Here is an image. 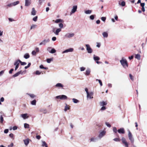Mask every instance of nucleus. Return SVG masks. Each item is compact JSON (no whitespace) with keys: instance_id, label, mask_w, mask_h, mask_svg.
<instances>
[{"instance_id":"f257e3e1","label":"nucleus","mask_w":147,"mask_h":147,"mask_svg":"<svg viewBox=\"0 0 147 147\" xmlns=\"http://www.w3.org/2000/svg\"><path fill=\"white\" fill-rule=\"evenodd\" d=\"M120 62L123 67L126 68L128 66L127 62L126 59L122 58L120 60Z\"/></svg>"},{"instance_id":"f03ea898","label":"nucleus","mask_w":147,"mask_h":147,"mask_svg":"<svg viewBox=\"0 0 147 147\" xmlns=\"http://www.w3.org/2000/svg\"><path fill=\"white\" fill-rule=\"evenodd\" d=\"M106 134V131L105 130H100L98 132V138L100 140L102 138L105 136Z\"/></svg>"},{"instance_id":"7ed1b4c3","label":"nucleus","mask_w":147,"mask_h":147,"mask_svg":"<svg viewBox=\"0 0 147 147\" xmlns=\"http://www.w3.org/2000/svg\"><path fill=\"white\" fill-rule=\"evenodd\" d=\"M74 36V34L72 32L67 33L64 36L66 38H70L73 37Z\"/></svg>"},{"instance_id":"20e7f679","label":"nucleus","mask_w":147,"mask_h":147,"mask_svg":"<svg viewBox=\"0 0 147 147\" xmlns=\"http://www.w3.org/2000/svg\"><path fill=\"white\" fill-rule=\"evenodd\" d=\"M94 92H90L89 93L87 94L86 98L87 100L91 99L93 98Z\"/></svg>"},{"instance_id":"39448f33","label":"nucleus","mask_w":147,"mask_h":147,"mask_svg":"<svg viewBox=\"0 0 147 147\" xmlns=\"http://www.w3.org/2000/svg\"><path fill=\"white\" fill-rule=\"evenodd\" d=\"M20 63V60L18 59L15 61L14 63V65L15 66V70L16 71L19 67Z\"/></svg>"},{"instance_id":"423d86ee","label":"nucleus","mask_w":147,"mask_h":147,"mask_svg":"<svg viewBox=\"0 0 147 147\" xmlns=\"http://www.w3.org/2000/svg\"><path fill=\"white\" fill-rule=\"evenodd\" d=\"M50 41V39H45L43 40L39 44V45H45L47 43H48Z\"/></svg>"},{"instance_id":"0eeeda50","label":"nucleus","mask_w":147,"mask_h":147,"mask_svg":"<svg viewBox=\"0 0 147 147\" xmlns=\"http://www.w3.org/2000/svg\"><path fill=\"white\" fill-rule=\"evenodd\" d=\"M128 137L129 139L130 140L131 142L132 143H133L134 142V139L132 135L131 132L129 130H128Z\"/></svg>"},{"instance_id":"6e6552de","label":"nucleus","mask_w":147,"mask_h":147,"mask_svg":"<svg viewBox=\"0 0 147 147\" xmlns=\"http://www.w3.org/2000/svg\"><path fill=\"white\" fill-rule=\"evenodd\" d=\"M85 46L86 47V50L88 53H91L92 52V50L89 44H86Z\"/></svg>"},{"instance_id":"1a4fd4ad","label":"nucleus","mask_w":147,"mask_h":147,"mask_svg":"<svg viewBox=\"0 0 147 147\" xmlns=\"http://www.w3.org/2000/svg\"><path fill=\"white\" fill-rule=\"evenodd\" d=\"M98 138L97 137H96L95 136H93L91 137L89 139V142H97L98 140Z\"/></svg>"},{"instance_id":"9d476101","label":"nucleus","mask_w":147,"mask_h":147,"mask_svg":"<svg viewBox=\"0 0 147 147\" xmlns=\"http://www.w3.org/2000/svg\"><path fill=\"white\" fill-rule=\"evenodd\" d=\"M77 8V5H74L72 9H71L70 13V15L74 13L76 11Z\"/></svg>"},{"instance_id":"9b49d317","label":"nucleus","mask_w":147,"mask_h":147,"mask_svg":"<svg viewBox=\"0 0 147 147\" xmlns=\"http://www.w3.org/2000/svg\"><path fill=\"white\" fill-rule=\"evenodd\" d=\"M74 51V49L72 48H70L69 49L65 50V51H63L62 53L63 54L64 53H67L68 52H71Z\"/></svg>"},{"instance_id":"f8f14e48","label":"nucleus","mask_w":147,"mask_h":147,"mask_svg":"<svg viewBox=\"0 0 147 147\" xmlns=\"http://www.w3.org/2000/svg\"><path fill=\"white\" fill-rule=\"evenodd\" d=\"M121 140L122 142V143L124 144L125 146L126 147H128V145L127 143L126 142V140L125 138L123 137L122 138Z\"/></svg>"},{"instance_id":"ddd939ff","label":"nucleus","mask_w":147,"mask_h":147,"mask_svg":"<svg viewBox=\"0 0 147 147\" xmlns=\"http://www.w3.org/2000/svg\"><path fill=\"white\" fill-rule=\"evenodd\" d=\"M20 117L24 119H28L29 117L28 114L27 113H25L20 115Z\"/></svg>"},{"instance_id":"4468645a","label":"nucleus","mask_w":147,"mask_h":147,"mask_svg":"<svg viewBox=\"0 0 147 147\" xmlns=\"http://www.w3.org/2000/svg\"><path fill=\"white\" fill-rule=\"evenodd\" d=\"M39 111L43 114H46L47 113V110L45 108H41L39 110Z\"/></svg>"},{"instance_id":"2eb2a0df","label":"nucleus","mask_w":147,"mask_h":147,"mask_svg":"<svg viewBox=\"0 0 147 147\" xmlns=\"http://www.w3.org/2000/svg\"><path fill=\"white\" fill-rule=\"evenodd\" d=\"M91 70L89 68L87 69L86 71L84 73V74L86 76L89 75L90 73Z\"/></svg>"},{"instance_id":"dca6fc26","label":"nucleus","mask_w":147,"mask_h":147,"mask_svg":"<svg viewBox=\"0 0 147 147\" xmlns=\"http://www.w3.org/2000/svg\"><path fill=\"white\" fill-rule=\"evenodd\" d=\"M31 0H25V6H28L31 4Z\"/></svg>"},{"instance_id":"f3484780","label":"nucleus","mask_w":147,"mask_h":147,"mask_svg":"<svg viewBox=\"0 0 147 147\" xmlns=\"http://www.w3.org/2000/svg\"><path fill=\"white\" fill-rule=\"evenodd\" d=\"M117 131L119 134H124L125 133L124 129L123 128H121L119 129Z\"/></svg>"},{"instance_id":"a211bd4d","label":"nucleus","mask_w":147,"mask_h":147,"mask_svg":"<svg viewBox=\"0 0 147 147\" xmlns=\"http://www.w3.org/2000/svg\"><path fill=\"white\" fill-rule=\"evenodd\" d=\"M24 144L26 146H27L29 143V139H27L23 140Z\"/></svg>"},{"instance_id":"6ab92c4d","label":"nucleus","mask_w":147,"mask_h":147,"mask_svg":"<svg viewBox=\"0 0 147 147\" xmlns=\"http://www.w3.org/2000/svg\"><path fill=\"white\" fill-rule=\"evenodd\" d=\"M61 30L60 28H58L56 29V31L54 32V34L57 35H59V32H60Z\"/></svg>"},{"instance_id":"aec40b11","label":"nucleus","mask_w":147,"mask_h":147,"mask_svg":"<svg viewBox=\"0 0 147 147\" xmlns=\"http://www.w3.org/2000/svg\"><path fill=\"white\" fill-rule=\"evenodd\" d=\"M102 34L104 38H107L108 37V33L107 32H103Z\"/></svg>"},{"instance_id":"412c9836","label":"nucleus","mask_w":147,"mask_h":147,"mask_svg":"<svg viewBox=\"0 0 147 147\" xmlns=\"http://www.w3.org/2000/svg\"><path fill=\"white\" fill-rule=\"evenodd\" d=\"M107 102H106L102 101L100 102V105L101 106H104L106 105Z\"/></svg>"},{"instance_id":"4be33fe9","label":"nucleus","mask_w":147,"mask_h":147,"mask_svg":"<svg viewBox=\"0 0 147 147\" xmlns=\"http://www.w3.org/2000/svg\"><path fill=\"white\" fill-rule=\"evenodd\" d=\"M55 86L56 87H57L58 88H62L63 87V86L60 83H58L56 84V85H55Z\"/></svg>"},{"instance_id":"5701e85b","label":"nucleus","mask_w":147,"mask_h":147,"mask_svg":"<svg viewBox=\"0 0 147 147\" xmlns=\"http://www.w3.org/2000/svg\"><path fill=\"white\" fill-rule=\"evenodd\" d=\"M93 59L95 61H98L100 60V58L94 55H93Z\"/></svg>"},{"instance_id":"b1692460","label":"nucleus","mask_w":147,"mask_h":147,"mask_svg":"<svg viewBox=\"0 0 147 147\" xmlns=\"http://www.w3.org/2000/svg\"><path fill=\"white\" fill-rule=\"evenodd\" d=\"M92 12V10H87L84 11V13L86 14H91Z\"/></svg>"},{"instance_id":"393cba45","label":"nucleus","mask_w":147,"mask_h":147,"mask_svg":"<svg viewBox=\"0 0 147 147\" xmlns=\"http://www.w3.org/2000/svg\"><path fill=\"white\" fill-rule=\"evenodd\" d=\"M36 11L35 10L34 8H32V11L31 12V15H35L36 14Z\"/></svg>"},{"instance_id":"a878e982","label":"nucleus","mask_w":147,"mask_h":147,"mask_svg":"<svg viewBox=\"0 0 147 147\" xmlns=\"http://www.w3.org/2000/svg\"><path fill=\"white\" fill-rule=\"evenodd\" d=\"M70 109L69 106L66 104V106H65L64 111L65 112L67 110H69Z\"/></svg>"},{"instance_id":"bb28decb","label":"nucleus","mask_w":147,"mask_h":147,"mask_svg":"<svg viewBox=\"0 0 147 147\" xmlns=\"http://www.w3.org/2000/svg\"><path fill=\"white\" fill-rule=\"evenodd\" d=\"M67 98V96L64 95H61V100H65Z\"/></svg>"},{"instance_id":"cd10ccee","label":"nucleus","mask_w":147,"mask_h":147,"mask_svg":"<svg viewBox=\"0 0 147 147\" xmlns=\"http://www.w3.org/2000/svg\"><path fill=\"white\" fill-rule=\"evenodd\" d=\"M24 57L25 59H27L29 58L30 55L28 53H26L25 54L24 56Z\"/></svg>"},{"instance_id":"c85d7f7f","label":"nucleus","mask_w":147,"mask_h":147,"mask_svg":"<svg viewBox=\"0 0 147 147\" xmlns=\"http://www.w3.org/2000/svg\"><path fill=\"white\" fill-rule=\"evenodd\" d=\"M42 146L43 147L45 146V147H48V146L46 142L44 141L42 142Z\"/></svg>"},{"instance_id":"c756f323","label":"nucleus","mask_w":147,"mask_h":147,"mask_svg":"<svg viewBox=\"0 0 147 147\" xmlns=\"http://www.w3.org/2000/svg\"><path fill=\"white\" fill-rule=\"evenodd\" d=\"M140 55L139 54H137L136 55L135 58L138 60H140Z\"/></svg>"},{"instance_id":"7c9ffc66","label":"nucleus","mask_w":147,"mask_h":147,"mask_svg":"<svg viewBox=\"0 0 147 147\" xmlns=\"http://www.w3.org/2000/svg\"><path fill=\"white\" fill-rule=\"evenodd\" d=\"M73 102L75 103H77L79 102V101L75 98H73L72 99Z\"/></svg>"},{"instance_id":"2f4dec72","label":"nucleus","mask_w":147,"mask_h":147,"mask_svg":"<svg viewBox=\"0 0 147 147\" xmlns=\"http://www.w3.org/2000/svg\"><path fill=\"white\" fill-rule=\"evenodd\" d=\"M37 27V25L35 24H32L30 27V29L32 30L35 29Z\"/></svg>"},{"instance_id":"473e14b6","label":"nucleus","mask_w":147,"mask_h":147,"mask_svg":"<svg viewBox=\"0 0 147 147\" xmlns=\"http://www.w3.org/2000/svg\"><path fill=\"white\" fill-rule=\"evenodd\" d=\"M56 52V50L54 48H53L51 49L50 53H54Z\"/></svg>"},{"instance_id":"72a5a7b5","label":"nucleus","mask_w":147,"mask_h":147,"mask_svg":"<svg viewBox=\"0 0 147 147\" xmlns=\"http://www.w3.org/2000/svg\"><path fill=\"white\" fill-rule=\"evenodd\" d=\"M24 127L25 128H29V125L27 123H25L24 124Z\"/></svg>"},{"instance_id":"f704fd0d","label":"nucleus","mask_w":147,"mask_h":147,"mask_svg":"<svg viewBox=\"0 0 147 147\" xmlns=\"http://www.w3.org/2000/svg\"><path fill=\"white\" fill-rule=\"evenodd\" d=\"M36 101L35 100H32L31 102V104L32 105H36Z\"/></svg>"},{"instance_id":"c9c22d12","label":"nucleus","mask_w":147,"mask_h":147,"mask_svg":"<svg viewBox=\"0 0 147 147\" xmlns=\"http://www.w3.org/2000/svg\"><path fill=\"white\" fill-rule=\"evenodd\" d=\"M95 16V15H91L90 16L89 18L90 20H94Z\"/></svg>"},{"instance_id":"e433bc0d","label":"nucleus","mask_w":147,"mask_h":147,"mask_svg":"<svg viewBox=\"0 0 147 147\" xmlns=\"http://www.w3.org/2000/svg\"><path fill=\"white\" fill-rule=\"evenodd\" d=\"M19 1H16L14 2L13 3H12V5L13 6H15L16 5L19 4Z\"/></svg>"},{"instance_id":"4c0bfd02","label":"nucleus","mask_w":147,"mask_h":147,"mask_svg":"<svg viewBox=\"0 0 147 147\" xmlns=\"http://www.w3.org/2000/svg\"><path fill=\"white\" fill-rule=\"evenodd\" d=\"M119 4L122 6H124L125 5V1H123L121 2V3H119Z\"/></svg>"},{"instance_id":"58836bf2","label":"nucleus","mask_w":147,"mask_h":147,"mask_svg":"<svg viewBox=\"0 0 147 147\" xmlns=\"http://www.w3.org/2000/svg\"><path fill=\"white\" fill-rule=\"evenodd\" d=\"M53 58L47 59V62L48 63H50L51 61H53Z\"/></svg>"},{"instance_id":"ea45409f","label":"nucleus","mask_w":147,"mask_h":147,"mask_svg":"<svg viewBox=\"0 0 147 147\" xmlns=\"http://www.w3.org/2000/svg\"><path fill=\"white\" fill-rule=\"evenodd\" d=\"M62 21V20L60 19H58L55 20V22L56 23H58L59 22H61Z\"/></svg>"},{"instance_id":"a19ab883","label":"nucleus","mask_w":147,"mask_h":147,"mask_svg":"<svg viewBox=\"0 0 147 147\" xmlns=\"http://www.w3.org/2000/svg\"><path fill=\"white\" fill-rule=\"evenodd\" d=\"M27 94L32 98H34L36 96H35L33 94Z\"/></svg>"},{"instance_id":"79ce46f5","label":"nucleus","mask_w":147,"mask_h":147,"mask_svg":"<svg viewBox=\"0 0 147 147\" xmlns=\"http://www.w3.org/2000/svg\"><path fill=\"white\" fill-rule=\"evenodd\" d=\"M85 69L86 68L84 67H81L80 68V69L81 71H84Z\"/></svg>"},{"instance_id":"37998d69","label":"nucleus","mask_w":147,"mask_h":147,"mask_svg":"<svg viewBox=\"0 0 147 147\" xmlns=\"http://www.w3.org/2000/svg\"><path fill=\"white\" fill-rule=\"evenodd\" d=\"M20 74V73L19 72H17L13 76V77H16L18 76Z\"/></svg>"},{"instance_id":"c03bdc74","label":"nucleus","mask_w":147,"mask_h":147,"mask_svg":"<svg viewBox=\"0 0 147 147\" xmlns=\"http://www.w3.org/2000/svg\"><path fill=\"white\" fill-rule=\"evenodd\" d=\"M96 81H98V82L100 84V85L101 86H102V82L100 80L97 79H96Z\"/></svg>"},{"instance_id":"a18cd8bd","label":"nucleus","mask_w":147,"mask_h":147,"mask_svg":"<svg viewBox=\"0 0 147 147\" xmlns=\"http://www.w3.org/2000/svg\"><path fill=\"white\" fill-rule=\"evenodd\" d=\"M20 63L21 65H24L26 64V63L25 62H23L20 60Z\"/></svg>"},{"instance_id":"49530a36","label":"nucleus","mask_w":147,"mask_h":147,"mask_svg":"<svg viewBox=\"0 0 147 147\" xmlns=\"http://www.w3.org/2000/svg\"><path fill=\"white\" fill-rule=\"evenodd\" d=\"M113 140L116 142H119L120 141V140L119 138H115L113 139Z\"/></svg>"},{"instance_id":"de8ad7c7","label":"nucleus","mask_w":147,"mask_h":147,"mask_svg":"<svg viewBox=\"0 0 147 147\" xmlns=\"http://www.w3.org/2000/svg\"><path fill=\"white\" fill-rule=\"evenodd\" d=\"M113 131L115 133H117V129L116 127H113Z\"/></svg>"},{"instance_id":"09e8293b","label":"nucleus","mask_w":147,"mask_h":147,"mask_svg":"<svg viewBox=\"0 0 147 147\" xmlns=\"http://www.w3.org/2000/svg\"><path fill=\"white\" fill-rule=\"evenodd\" d=\"M20 73V74H25L26 73V71H18Z\"/></svg>"},{"instance_id":"8fccbe9b","label":"nucleus","mask_w":147,"mask_h":147,"mask_svg":"<svg viewBox=\"0 0 147 147\" xmlns=\"http://www.w3.org/2000/svg\"><path fill=\"white\" fill-rule=\"evenodd\" d=\"M59 26L60 28L61 29V28H63V25L61 23H60L59 24Z\"/></svg>"},{"instance_id":"3c124183","label":"nucleus","mask_w":147,"mask_h":147,"mask_svg":"<svg viewBox=\"0 0 147 147\" xmlns=\"http://www.w3.org/2000/svg\"><path fill=\"white\" fill-rule=\"evenodd\" d=\"M101 19L103 22H105L106 19V18L105 17H102L101 18Z\"/></svg>"},{"instance_id":"603ef678","label":"nucleus","mask_w":147,"mask_h":147,"mask_svg":"<svg viewBox=\"0 0 147 147\" xmlns=\"http://www.w3.org/2000/svg\"><path fill=\"white\" fill-rule=\"evenodd\" d=\"M106 125L108 127H111V125L108 122L105 123Z\"/></svg>"},{"instance_id":"864d4df0","label":"nucleus","mask_w":147,"mask_h":147,"mask_svg":"<svg viewBox=\"0 0 147 147\" xmlns=\"http://www.w3.org/2000/svg\"><path fill=\"white\" fill-rule=\"evenodd\" d=\"M32 55L35 56L36 54V52L35 51H33L32 52Z\"/></svg>"},{"instance_id":"5fc2aeb1","label":"nucleus","mask_w":147,"mask_h":147,"mask_svg":"<svg viewBox=\"0 0 147 147\" xmlns=\"http://www.w3.org/2000/svg\"><path fill=\"white\" fill-rule=\"evenodd\" d=\"M35 73L36 75H39L41 74V72L39 71H36Z\"/></svg>"},{"instance_id":"6e6d98bb","label":"nucleus","mask_w":147,"mask_h":147,"mask_svg":"<svg viewBox=\"0 0 147 147\" xmlns=\"http://www.w3.org/2000/svg\"><path fill=\"white\" fill-rule=\"evenodd\" d=\"M37 16H36L34 17L33 18V20L34 21V22H36L37 21Z\"/></svg>"},{"instance_id":"4d7b16f0","label":"nucleus","mask_w":147,"mask_h":147,"mask_svg":"<svg viewBox=\"0 0 147 147\" xmlns=\"http://www.w3.org/2000/svg\"><path fill=\"white\" fill-rule=\"evenodd\" d=\"M30 65H31V63H29L28 64L27 66H26L25 67H24L25 69H27V68H28L30 66Z\"/></svg>"},{"instance_id":"13d9d810","label":"nucleus","mask_w":147,"mask_h":147,"mask_svg":"<svg viewBox=\"0 0 147 147\" xmlns=\"http://www.w3.org/2000/svg\"><path fill=\"white\" fill-rule=\"evenodd\" d=\"M106 109V108L105 107V106H102V107L100 109V110L101 111H104Z\"/></svg>"},{"instance_id":"bf43d9fd","label":"nucleus","mask_w":147,"mask_h":147,"mask_svg":"<svg viewBox=\"0 0 147 147\" xmlns=\"http://www.w3.org/2000/svg\"><path fill=\"white\" fill-rule=\"evenodd\" d=\"M45 1V0H39V3L41 5L42 3Z\"/></svg>"},{"instance_id":"052dcab7","label":"nucleus","mask_w":147,"mask_h":147,"mask_svg":"<svg viewBox=\"0 0 147 147\" xmlns=\"http://www.w3.org/2000/svg\"><path fill=\"white\" fill-rule=\"evenodd\" d=\"M1 122L2 123L3 121V119L2 115H1L0 117Z\"/></svg>"},{"instance_id":"680f3d73","label":"nucleus","mask_w":147,"mask_h":147,"mask_svg":"<svg viewBox=\"0 0 147 147\" xmlns=\"http://www.w3.org/2000/svg\"><path fill=\"white\" fill-rule=\"evenodd\" d=\"M56 40V37H53L52 38V40L53 41H55Z\"/></svg>"},{"instance_id":"e2e57ef3","label":"nucleus","mask_w":147,"mask_h":147,"mask_svg":"<svg viewBox=\"0 0 147 147\" xmlns=\"http://www.w3.org/2000/svg\"><path fill=\"white\" fill-rule=\"evenodd\" d=\"M129 76L131 79V80H133L134 79L132 76L131 74H129Z\"/></svg>"},{"instance_id":"0e129e2a","label":"nucleus","mask_w":147,"mask_h":147,"mask_svg":"<svg viewBox=\"0 0 147 147\" xmlns=\"http://www.w3.org/2000/svg\"><path fill=\"white\" fill-rule=\"evenodd\" d=\"M8 131H9L8 129H6L4 130V133L5 134H7V133H8Z\"/></svg>"},{"instance_id":"69168bd1","label":"nucleus","mask_w":147,"mask_h":147,"mask_svg":"<svg viewBox=\"0 0 147 147\" xmlns=\"http://www.w3.org/2000/svg\"><path fill=\"white\" fill-rule=\"evenodd\" d=\"M14 69H11L9 71V73L10 74H11L12 73V71H13Z\"/></svg>"},{"instance_id":"338daca9","label":"nucleus","mask_w":147,"mask_h":147,"mask_svg":"<svg viewBox=\"0 0 147 147\" xmlns=\"http://www.w3.org/2000/svg\"><path fill=\"white\" fill-rule=\"evenodd\" d=\"M4 73V71L2 70L0 72V76H1Z\"/></svg>"},{"instance_id":"774afa93","label":"nucleus","mask_w":147,"mask_h":147,"mask_svg":"<svg viewBox=\"0 0 147 147\" xmlns=\"http://www.w3.org/2000/svg\"><path fill=\"white\" fill-rule=\"evenodd\" d=\"M145 4L144 3H141L140 5L142 7H144Z\"/></svg>"}]
</instances>
